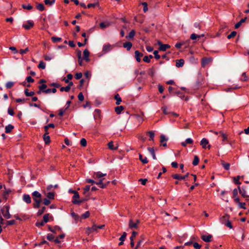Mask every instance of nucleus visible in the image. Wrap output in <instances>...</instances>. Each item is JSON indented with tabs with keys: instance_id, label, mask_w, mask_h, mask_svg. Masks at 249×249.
<instances>
[{
	"instance_id": "nucleus-21",
	"label": "nucleus",
	"mask_w": 249,
	"mask_h": 249,
	"mask_svg": "<svg viewBox=\"0 0 249 249\" xmlns=\"http://www.w3.org/2000/svg\"><path fill=\"white\" fill-rule=\"evenodd\" d=\"M184 64V61L182 59H180L176 60V67H177L178 68L182 67L183 66Z\"/></svg>"
},
{
	"instance_id": "nucleus-5",
	"label": "nucleus",
	"mask_w": 249,
	"mask_h": 249,
	"mask_svg": "<svg viewBox=\"0 0 249 249\" xmlns=\"http://www.w3.org/2000/svg\"><path fill=\"white\" fill-rule=\"evenodd\" d=\"M32 196L34 201H36V200H38L39 201H42L41 195L38 191H35L34 192H33Z\"/></svg>"
},
{
	"instance_id": "nucleus-56",
	"label": "nucleus",
	"mask_w": 249,
	"mask_h": 249,
	"mask_svg": "<svg viewBox=\"0 0 249 249\" xmlns=\"http://www.w3.org/2000/svg\"><path fill=\"white\" fill-rule=\"evenodd\" d=\"M53 56H52L51 55H47L45 54L44 55V58L46 61H50L51 60Z\"/></svg>"
},
{
	"instance_id": "nucleus-58",
	"label": "nucleus",
	"mask_w": 249,
	"mask_h": 249,
	"mask_svg": "<svg viewBox=\"0 0 249 249\" xmlns=\"http://www.w3.org/2000/svg\"><path fill=\"white\" fill-rule=\"evenodd\" d=\"M80 144L82 146H86L87 145V141L84 138H82L81 140H80Z\"/></svg>"
},
{
	"instance_id": "nucleus-1",
	"label": "nucleus",
	"mask_w": 249,
	"mask_h": 249,
	"mask_svg": "<svg viewBox=\"0 0 249 249\" xmlns=\"http://www.w3.org/2000/svg\"><path fill=\"white\" fill-rule=\"evenodd\" d=\"M49 127H51V128H54V125L53 124H50L48 125L44 126V130L45 131V133L43 136V138L45 143L47 144H49L51 142L50 137L49 136V132H48Z\"/></svg>"
},
{
	"instance_id": "nucleus-29",
	"label": "nucleus",
	"mask_w": 249,
	"mask_h": 249,
	"mask_svg": "<svg viewBox=\"0 0 249 249\" xmlns=\"http://www.w3.org/2000/svg\"><path fill=\"white\" fill-rule=\"evenodd\" d=\"M101 110L99 109H96L94 110V117L95 119L99 118L100 117Z\"/></svg>"
},
{
	"instance_id": "nucleus-27",
	"label": "nucleus",
	"mask_w": 249,
	"mask_h": 249,
	"mask_svg": "<svg viewBox=\"0 0 249 249\" xmlns=\"http://www.w3.org/2000/svg\"><path fill=\"white\" fill-rule=\"evenodd\" d=\"M114 99L116 100V104L119 105L122 102L121 98L120 97L119 94H116L114 96Z\"/></svg>"
},
{
	"instance_id": "nucleus-18",
	"label": "nucleus",
	"mask_w": 249,
	"mask_h": 249,
	"mask_svg": "<svg viewBox=\"0 0 249 249\" xmlns=\"http://www.w3.org/2000/svg\"><path fill=\"white\" fill-rule=\"evenodd\" d=\"M193 143V140L191 138H187L186 139L185 142H183L181 143V145L182 146L185 147L187 144H192Z\"/></svg>"
},
{
	"instance_id": "nucleus-33",
	"label": "nucleus",
	"mask_w": 249,
	"mask_h": 249,
	"mask_svg": "<svg viewBox=\"0 0 249 249\" xmlns=\"http://www.w3.org/2000/svg\"><path fill=\"white\" fill-rule=\"evenodd\" d=\"M148 150L150 153V154L152 155L153 159L156 160V155H155V151H154V148H151V147H148Z\"/></svg>"
},
{
	"instance_id": "nucleus-37",
	"label": "nucleus",
	"mask_w": 249,
	"mask_h": 249,
	"mask_svg": "<svg viewBox=\"0 0 249 249\" xmlns=\"http://www.w3.org/2000/svg\"><path fill=\"white\" fill-rule=\"evenodd\" d=\"M153 58V56L152 55H149V56H145L143 60L145 62L149 63L150 62V59Z\"/></svg>"
},
{
	"instance_id": "nucleus-8",
	"label": "nucleus",
	"mask_w": 249,
	"mask_h": 249,
	"mask_svg": "<svg viewBox=\"0 0 249 249\" xmlns=\"http://www.w3.org/2000/svg\"><path fill=\"white\" fill-rule=\"evenodd\" d=\"M189 175V173H187L184 176H180L179 174H176L172 175V177L173 178L178 179V180H182L185 179L187 177H188Z\"/></svg>"
},
{
	"instance_id": "nucleus-4",
	"label": "nucleus",
	"mask_w": 249,
	"mask_h": 249,
	"mask_svg": "<svg viewBox=\"0 0 249 249\" xmlns=\"http://www.w3.org/2000/svg\"><path fill=\"white\" fill-rule=\"evenodd\" d=\"M212 58L210 57H203L201 59V66L203 68H204L206 66L211 63L212 61Z\"/></svg>"
},
{
	"instance_id": "nucleus-60",
	"label": "nucleus",
	"mask_w": 249,
	"mask_h": 249,
	"mask_svg": "<svg viewBox=\"0 0 249 249\" xmlns=\"http://www.w3.org/2000/svg\"><path fill=\"white\" fill-rule=\"evenodd\" d=\"M241 80L242 81H247L248 80V77L246 75V72H244L243 73L242 75V76L241 77Z\"/></svg>"
},
{
	"instance_id": "nucleus-47",
	"label": "nucleus",
	"mask_w": 249,
	"mask_h": 249,
	"mask_svg": "<svg viewBox=\"0 0 249 249\" xmlns=\"http://www.w3.org/2000/svg\"><path fill=\"white\" fill-rule=\"evenodd\" d=\"M150 137L149 141H153L155 136V134L153 131H150L147 132Z\"/></svg>"
},
{
	"instance_id": "nucleus-39",
	"label": "nucleus",
	"mask_w": 249,
	"mask_h": 249,
	"mask_svg": "<svg viewBox=\"0 0 249 249\" xmlns=\"http://www.w3.org/2000/svg\"><path fill=\"white\" fill-rule=\"evenodd\" d=\"M25 94L26 96H32L35 94L34 91L28 92V89H26L24 91Z\"/></svg>"
},
{
	"instance_id": "nucleus-63",
	"label": "nucleus",
	"mask_w": 249,
	"mask_h": 249,
	"mask_svg": "<svg viewBox=\"0 0 249 249\" xmlns=\"http://www.w3.org/2000/svg\"><path fill=\"white\" fill-rule=\"evenodd\" d=\"M78 100L81 102L84 100V95H83L82 92H80L78 94Z\"/></svg>"
},
{
	"instance_id": "nucleus-16",
	"label": "nucleus",
	"mask_w": 249,
	"mask_h": 249,
	"mask_svg": "<svg viewBox=\"0 0 249 249\" xmlns=\"http://www.w3.org/2000/svg\"><path fill=\"white\" fill-rule=\"evenodd\" d=\"M143 55L142 53H140L138 51L135 52V57L137 62H140L141 61V57Z\"/></svg>"
},
{
	"instance_id": "nucleus-31",
	"label": "nucleus",
	"mask_w": 249,
	"mask_h": 249,
	"mask_svg": "<svg viewBox=\"0 0 249 249\" xmlns=\"http://www.w3.org/2000/svg\"><path fill=\"white\" fill-rule=\"evenodd\" d=\"M247 19V18H242L240 21H239L238 22H237L234 26V28L235 29H237L241 25V24L244 22H245L246 20Z\"/></svg>"
},
{
	"instance_id": "nucleus-55",
	"label": "nucleus",
	"mask_w": 249,
	"mask_h": 249,
	"mask_svg": "<svg viewBox=\"0 0 249 249\" xmlns=\"http://www.w3.org/2000/svg\"><path fill=\"white\" fill-rule=\"evenodd\" d=\"M47 85L46 84H42L41 85L39 86L38 87L39 89L42 90V92H44V91L46 90V89L47 88Z\"/></svg>"
},
{
	"instance_id": "nucleus-9",
	"label": "nucleus",
	"mask_w": 249,
	"mask_h": 249,
	"mask_svg": "<svg viewBox=\"0 0 249 249\" xmlns=\"http://www.w3.org/2000/svg\"><path fill=\"white\" fill-rule=\"evenodd\" d=\"M34 25V23L31 20H28L26 24H24L22 27L26 30H29L32 28Z\"/></svg>"
},
{
	"instance_id": "nucleus-52",
	"label": "nucleus",
	"mask_w": 249,
	"mask_h": 249,
	"mask_svg": "<svg viewBox=\"0 0 249 249\" xmlns=\"http://www.w3.org/2000/svg\"><path fill=\"white\" fill-rule=\"evenodd\" d=\"M60 91L61 92H63V91H66V92H69L70 90V88H69V86H66V87H61L60 89Z\"/></svg>"
},
{
	"instance_id": "nucleus-23",
	"label": "nucleus",
	"mask_w": 249,
	"mask_h": 249,
	"mask_svg": "<svg viewBox=\"0 0 249 249\" xmlns=\"http://www.w3.org/2000/svg\"><path fill=\"white\" fill-rule=\"evenodd\" d=\"M106 176V174H103L100 172H97L94 173L93 177L95 178H101Z\"/></svg>"
},
{
	"instance_id": "nucleus-42",
	"label": "nucleus",
	"mask_w": 249,
	"mask_h": 249,
	"mask_svg": "<svg viewBox=\"0 0 249 249\" xmlns=\"http://www.w3.org/2000/svg\"><path fill=\"white\" fill-rule=\"evenodd\" d=\"M41 202L42 201H39L38 200H36V201H35V203L33 204V207L34 208H39Z\"/></svg>"
},
{
	"instance_id": "nucleus-7",
	"label": "nucleus",
	"mask_w": 249,
	"mask_h": 249,
	"mask_svg": "<svg viewBox=\"0 0 249 249\" xmlns=\"http://www.w3.org/2000/svg\"><path fill=\"white\" fill-rule=\"evenodd\" d=\"M159 45V50L161 51H165L166 49L170 48V46L168 44H163L160 41H158L157 42Z\"/></svg>"
},
{
	"instance_id": "nucleus-38",
	"label": "nucleus",
	"mask_w": 249,
	"mask_h": 249,
	"mask_svg": "<svg viewBox=\"0 0 249 249\" xmlns=\"http://www.w3.org/2000/svg\"><path fill=\"white\" fill-rule=\"evenodd\" d=\"M134 117L138 121V122L141 123H142L143 120L142 116H140L139 114L134 115Z\"/></svg>"
},
{
	"instance_id": "nucleus-48",
	"label": "nucleus",
	"mask_w": 249,
	"mask_h": 249,
	"mask_svg": "<svg viewBox=\"0 0 249 249\" xmlns=\"http://www.w3.org/2000/svg\"><path fill=\"white\" fill-rule=\"evenodd\" d=\"M14 83L13 82L9 81L6 83L5 87L7 89H10L14 86Z\"/></svg>"
},
{
	"instance_id": "nucleus-43",
	"label": "nucleus",
	"mask_w": 249,
	"mask_h": 249,
	"mask_svg": "<svg viewBox=\"0 0 249 249\" xmlns=\"http://www.w3.org/2000/svg\"><path fill=\"white\" fill-rule=\"evenodd\" d=\"M38 68L39 69H45L46 68L45 63L44 62H43L42 61H40L38 65Z\"/></svg>"
},
{
	"instance_id": "nucleus-12",
	"label": "nucleus",
	"mask_w": 249,
	"mask_h": 249,
	"mask_svg": "<svg viewBox=\"0 0 249 249\" xmlns=\"http://www.w3.org/2000/svg\"><path fill=\"white\" fill-rule=\"evenodd\" d=\"M89 53L88 50L85 49L83 52V59H84L86 62H89Z\"/></svg>"
},
{
	"instance_id": "nucleus-35",
	"label": "nucleus",
	"mask_w": 249,
	"mask_h": 249,
	"mask_svg": "<svg viewBox=\"0 0 249 249\" xmlns=\"http://www.w3.org/2000/svg\"><path fill=\"white\" fill-rule=\"evenodd\" d=\"M139 159L144 164H146L148 162L147 158L146 157L143 158L142 155L141 154H139Z\"/></svg>"
},
{
	"instance_id": "nucleus-44",
	"label": "nucleus",
	"mask_w": 249,
	"mask_h": 249,
	"mask_svg": "<svg viewBox=\"0 0 249 249\" xmlns=\"http://www.w3.org/2000/svg\"><path fill=\"white\" fill-rule=\"evenodd\" d=\"M199 162V158L197 156H195L194 157V160L193 161V165L194 166H196L198 164Z\"/></svg>"
},
{
	"instance_id": "nucleus-14",
	"label": "nucleus",
	"mask_w": 249,
	"mask_h": 249,
	"mask_svg": "<svg viewBox=\"0 0 249 249\" xmlns=\"http://www.w3.org/2000/svg\"><path fill=\"white\" fill-rule=\"evenodd\" d=\"M167 140H168V139L166 138L164 135H161L160 136V142L163 146L166 147L167 146V144H166V142Z\"/></svg>"
},
{
	"instance_id": "nucleus-50",
	"label": "nucleus",
	"mask_w": 249,
	"mask_h": 249,
	"mask_svg": "<svg viewBox=\"0 0 249 249\" xmlns=\"http://www.w3.org/2000/svg\"><path fill=\"white\" fill-rule=\"evenodd\" d=\"M51 39L53 42L55 43L58 41H60L62 40V38L58 37L53 36L51 37Z\"/></svg>"
},
{
	"instance_id": "nucleus-62",
	"label": "nucleus",
	"mask_w": 249,
	"mask_h": 249,
	"mask_svg": "<svg viewBox=\"0 0 249 249\" xmlns=\"http://www.w3.org/2000/svg\"><path fill=\"white\" fill-rule=\"evenodd\" d=\"M54 236L52 234H48L47 238L48 240L52 241L54 240Z\"/></svg>"
},
{
	"instance_id": "nucleus-11",
	"label": "nucleus",
	"mask_w": 249,
	"mask_h": 249,
	"mask_svg": "<svg viewBox=\"0 0 249 249\" xmlns=\"http://www.w3.org/2000/svg\"><path fill=\"white\" fill-rule=\"evenodd\" d=\"M238 189L239 190V193L241 196L245 198L249 197V196L247 195V192L245 189L243 188H241L240 186L238 187Z\"/></svg>"
},
{
	"instance_id": "nucleus-53",
	"label": "nucleus",
	"mask_w": 249,
	"mask_h": 249,
	"mask_svg": "<svg viewBox=\"0 0 249 249\" xmlns=\"http://www.w3.org/2000/svg\"><path fill=\"white\" fill-rule=\"evenodd\" d=\"M49 216H50L49 213H46L44 215L43 217V221L45 223H47L48 222Z\"/></svg>"
},
{
	"instance_id": "nucleus-28",
	"label": "nucleus",
	"mask_w": 249,
	"mask_h": 249,
	"mask_svg": "<svg viewBox=\"0 0 249 249\" xmlns=\"http://www.w3.org/2000/svg\"><path fill=\"white\" fill-rule=\"evenodd\" d=\"M104 179H100L98 182H95L96 184L99 185V186L101 188H104L106 186V184H104L103 183V180Z\"/></svg>"
},
{
	"instance_id": "nucleus-17",
	"label": "nucleus",
	"mask_w": 249,
	"mask_h": 249,
	"mask_svg": "<svg viewBox=\"0 0 249 249\" xmlns=\"http://www.w3.org/2000/svg\"><path fill=\"white\" fill-rule=\"evenodd\" d=\"M23 200L24 202H25L27 204H30L31 203V198L30 196L27 194H24L23 196Z\"/></svg>"
},
{
	"instance_id": "nucleus-30",
	"label": "nucleus",
	"mask_w": 249,
	"mask_h": 249,
	"mask_svg": "<svg viewBox=\"0 0 249 249\" xmlns=\"http://www.w3.org/2000/svg\"><path fill=\"white\" fill-rule=\"evenodd\" d=\"M124 109V107L123 106H118L115 108V111L117 114H119L121 113Z\"/></svg>"
},
{
	"instance_id": "nucleus-6",
	"label": "nucleus",
	"mask_w": 249,
	"mask_h": 249,
	"mask_svg": "<svg viewBox=\"0 0 249 249\" xmlns=\"http://www.w3.org/2000/svg\"><path fill=\"white\" fill-rule=\"evenodd\" d=\"M208 144L209 141L206 138H203L200 141V145L204 149L208 148L209 149H210L211 148V145Z\"/></svg>"
},
{
	"instance_id": "nucleus-22",
	"label": "nucleus",
	"mask_w": 249,
	"mask_h": 249,
	"mask_svg": "<svg viewBox=\"0 0 249 249\" xmlns=\"http://www.w3.org/2000/svg\"><path fill=\"white\" fill-rule=\"evenodd\" d=\"M49 230L53 233H56L57 231H61V228L58 226H55L53 228L51 227L50 226H48Z\"/></svg>"
},
{
	"instance_id": "nucleus-45",
	"label": "nucleus",
	"mask_w": 249,
	"mask_h": 249,
	"mask_svg": "<svg viewBox=\"0 0 249 249\" xmlns=\"http://www.w3.org/2000/svg\"><path fill=\"white\" fill-rule=\"evenodd\" d=\"M55 0H44L46 5H52L55 3Z\"/></svg>"
},
{
	"instance_id": "nucleus-34",
	"label": "nucleus",
	"mask_w": 249,
	"mask_h": 249,
	"mask_svg": "<svg viewBox=\"0 0 249 249\" xmlns=\"http://www.w3.org/2000/svg\"><path fill=\"white\" fill-rule=\"evenodd\" d=\"M73 77V75L72 74H68L67 75V78H64L63 79V81H64V82L67 83H69V81L70 80H71Z\"/></svg>"
},
{
	"instance_id": "nucleus-46",
	"label": "nucleus",
	"mask_w": 249,
	"mask_h": 249,
	"mask_svg": "<svg viewBox=\"0 0 249 249\" xmlns=\"http://www.w3.org/2000/svg\"><path fill=\"white\" fill-rule=\"evenodd\" d=\"M47 197L49 199H53L54 198V193L53 192H49L47 194Z\"/></svg>"
},
{
	"instance_id": "nucleus-20",
	"label": "nucleus",
	"mask_w": 249,
	"mask_h": 249,
	"mask_svg": "<svg viewBox=\"0 0 249 249\" xmlns=\"http://www.w3.org/2000/svg\"><path fill=\"white\" fill-rule=\"evenodd\" d=\"M14 126L12 124H8V125L5 126V132L6 133H10L12 130L14 129Z\"/></svg>"
},
{
	"instance_id": "nucleus-3",
	"label": "nucleus",
	"mask_w": 249,
	"mask_h": 249,
	"mask_svg": "<svg viewBox=\"0 0 249 249\" xmlns=\"http://www.w3.org/2000/svg\"><path fill=\"white\" fill-rule=\"evenodd\" d=\"M72 193L74 194L72 196V203L74 204H80L81 203L83 202V200H77V198H79L78 193L75 191H73Z\"/></svg>"
},
{
	"instance_id": "nucleus-51",
	"label": "nucleus",
	"mask_w": 249,
	"mask_h": 249,
	"mask_svg": "<svg viewBox=\"0 0 249 249\" xmlns=\"http://www.w3.org/2000/svg\"><path fill=\"white\" fill-rule=\"evenodd\" d=\"M142 5L143 6V12L146 13L148 11L147 3L146 2H142Z\"/></svg>"
},
{
	"instance_id": "nucleus-41",
	"label": "nucleus",
	"mask_w": 249,
	"mask_h": 249,
	"mask_svg": "<svg viewBox=\"0 0 249 249\" xmlns=\"http://www.w3.org/2000/svg\"><path fill=\"white\" fill-rule=\"evenodd\" d=\"M222 165L225 170H228L230 169V164L229 163L225 162L224 161H222Z\"/></svg>"
},
{
	"instance_id": "nucleus-49",
	"label": "nucleus",
	"mask_w": 249,
	"mask_h": 249,
	"mask_svg": "<svg viewBox=\"0 0 249 249\" xmlns=\"http://www.w3.org/2000/svg\"><path fill=\"white\" fill-rule=\"evenodd\" d=\"M99 5L98 2H96L94 3H89L87 5V8H94L97 6Z\"/></svg>"
},
{
	"instance_id": "nucleus-19",
	"label": "nucleus",
	"mask_w": 249,
	"mask_h": 249,
	"mask_svg": "<svg viewBox=\"0 0 249 249\" xmlns=\"http://www.w3.org/2000/svg\"><path fill=\"white\" fill-rule=\"evenodd\" d=\"M136 32L134 30H132L128 35L125 36V38L128 39H133L135 35Z\"/></svg>"
},
{
	"instance_id": "nucleus-54",
	"label": "nucleus",
	"mask_w": 249,
	"mask_h": 249,
	"mask_svg": "<svg viewBox=\"0 0 249 249\" xmlns=\"http://www.w3.org/2000/svg\"><path fill=\"white\" fill-rule=\"evenodd\" d=\"M237 34L236 32L232 31L230 35H229L227 36L228 39H231V38L234 37Z\"/></svg>"
},
{
	"instance_id": "nucleus-61",
	"label": "nucleus",
	"mask_w": 249,
	"mask_h": 249,
	"mask_svg": "<svg viewBox=\"0 0 249 249\" xmlns=\"http://www.w3.org/2000/svg\"><path fill=\"white\" fill-rule=\"evenodd\" d=\"M126 233L125 232H124L121 235V236L120 237L119 240L122 241H124L126 238Z\"/></svg>"
},
{
	"instance_id": "nucleus-59",
	"label": "nucleus",
	"mask_w": 249,
	"mask_h": 249,
	"mask_svg": "<svg viewBox=\"0 0 249 249\" xmlns=\"http://www.w3.org/2000/svg\"><path fill=\"white\" fill-rule=\"evenodd\" d=\"M90 213L89 211L86 212L82 215V218L86 219L89 216Z\"/></svg>"
},
{
	"instance_id": "nucleus-24",
	"label": "nucleus",
	"mask_w": 249,
	"mask_h": 249,
	"mask_svg": "<svg viewBox=\"0 0 249 249\" xmlns=\"http://www.w3.org/2000/svg\"><path fill=\"white\" fill-rule=\"evenodd\" d=\"M132 46V44L130 42H126L123 44V47L129 51Z\"/></svg>"
},
{
	"instance_id": "nucleus-40",
	"label": "nucleus",
	"mask_w": 249,
	"mask_h": 249,
	"mask_svg": "<svg viewBox=\"0 0 249 249\" xmlns=\"http://www.w3.org/2000/svg\"><path fill=\"white\" fill-rule=\"evenodd\" d=\"M240 179V176H238L236 177H234L233 178L234 183L235 184L240 185L241 184L240 182L239 179Z\"/></svg>"
},
{
	"instance_id": "nucleus-64",
	"label": "nucleus",
	"mask_w": 249,
	"mask_h": 249,
	"mask_svg": "<svg viewBox=\"0 0 249 249\" xmlns=\"http://www.w3.org/2000/svg\"><path fill=\"white\" fill-rule=\"evenodd\" d=\"M67 109H66L65 108H60L59 110V114L58 115L60 116H62L63 115L64 113H65V112L66 111Z\"/></svg>"
},
{
	"instance_id": "nucleus-36",
	"label": "nucleus",
	"mask_w": 249,
	"mask_h": 249,
	"mask_svg": "<svg viewBox=\"0 0 249 249\" xmlns=\"http://www.w3.org/2000/svg\"><path fill=\"white\" fill-rule=\"evenodd\" d=\"M22 7L24 9H27L28 10H31L33 9V6L30 4H23L22 5Z\"/></svg>"
},
{
	"instance_id": "nucleus-10",
	"label": "nucleus",
	"mask_w": 249,
	"mask_h": 249,
	"mask_svg": "<svg viewBox=\"0 0 249 249\" xmlns=\"http://www.w3.org/2000/svg\"><path fill=\"white\" fill-rule=\"evenodd\" d=\"M212 237H213V236L211 234L203 235L201 237L202 240H203L205 242H211L212 241Z\"/></svg>"
},
{
	"instance_id": "nucleus-32",
	"label": "nucleus",
	"mask_w": 249,
	"mask_h": 249,
	"mask_svg": "<svg viewBox=\"0 0 249 249\" xmlns=\"http://www.w3.org/2000/svg\"><path fill=\"white\" fill-rule=\"evenodd\" d=\"M36 8L37 10H38L39 11H43L45 10V7L43 3H38L36 6Z\"/></svg>"
},
{
	"instance_id": "nucleus-26",
	"label": "nucleus",
	"mask_w": 249,
	"mask_h": 249,
	"mask_svg": "<svg viewBox=\"0 0 249 249\" xmlns=\"http://www.w3.org/2000/svg\"><path fill=\"white\" fill-rule=\"evenodd\" d=\"M107 145L108 148L112 150H116L118 148V146H115L114 145L113 142L112 141L109 142L107 144Z\"/></svg>"
},
{
	"instance_id": "nucleus-13",
	"label": "nucleus",
	"mask_w": 249,
	"mask_h": 249,
	"mask_svg": "<svg viewBox=\"0 0 249 249\" xmlns=\"http://www.w3.org/2000/svg\"><path fill=\"white\" fill-rule=\"evenodd\" d=\"M230 216L228 214H225L224 215L222 216L220 220V222L222 224H224L225 223L228 222L229 220Z\"/></svg>"
},
{
	"instance_id": "nucleus-15",
	"label": "nucleus",
	"mask_w": 249,
	"mask_h": 249,
	"mask_svg": "<svg viewBox=\"0 0 249 249\" xmlns=\"http://www.w3.org/2000/svg\"><path fill=\"white\" fill-rule=\"evenodd\" d=\"M129 228L131 229H137L138 228V226L137 225V223L133 222L132 219H130L129 221Z\"/></svg>"
},
{
	"instance_id": "nucleus-25",
	"label": "nucleus",
	"mask_w": 249,
	"mask_h": 249,
	"mask_svg": "<svg viewBox=\"0 0 249 249\" xmlns=\"http://www.w3.org/2000/svg\"><path fill=\"white\" fill-rule=\"evenodd\" d=\"M111 49V46L109 44L105 45L103 48V52L107 53L110 51Z\"/></svg>"
},
{
	"instance_id": "nucleus-57",
	"label": "nucleus",
	"mask_w": 249,
	"mask_h": 249,
	"mask_svg": "<svg viewBox=\"0 0 249 249\" xmlns=\"http://www.w3.org/2000/svg\"><path fill=\"white\" fill-rule=\"evenodd\" d=\"M200 36L197 35L194 33L191 34V35L190 36V38L192 40H195V39H196L197 38H200Z\"/></svg>"
},
{
	"instance_id": "nucleus-2",
	"label": "nucleus",
	"mask_w": 249,
	"mask_h": 249,
	"mask_svg": "<svg viewBox=\"0 0 249 249\" xmlns=\"http://www.w3.org/2000/svg\"><path fill=\"white\" fill-rule=\"evenodd\" d=\"M10 206L8 205L4 206L1 209L2 215L6 219L11 218V215L9 213Z\"/></svg>"
}]
</instances>
